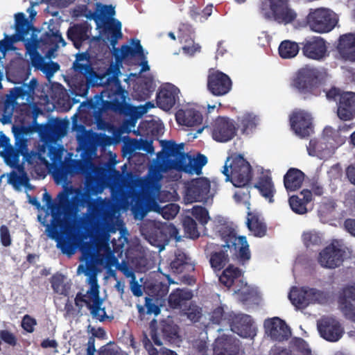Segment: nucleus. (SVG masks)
Here are the masks:
<instances>
[{
  "label": "nucleus",
  "mask_w": 355,
  "mask_h": 355,
  "mask_svg": "<svg viewBox=\"0 0 355 355\" xmlns=\"http://www.w3.org/2000/svg\"><path fill=\"white\" fill-rule=\"evenodd\" d=\"M81 15H84L88 19L94 20L96 28H101L100 16L98 15V12L96 10L94 12H92L91 10L88 9L87 6L84 5L81 9Z\"/></svg>",
  "instance_id": "0e129e2a"
},
{
  "label": "nucleus",
  "mask_w": 355,
  "mask_h": 355,
  "mask_svg": "<svg viewBox=\"0 0 355 355\" xmlns=\"http://www.w3.org/2000/svg\"><path fill=\"white\" fill-rule=\"evenodd\" d=\"M15 33L10 36L5 35L12 47V44L17 42L25 41L30 31L33 28V25L23 12L15 14Z\"/></svg>",
  "instance_id": "393cba45"
},
{
  "label": "nucleus",
  "mask_w": 355,
  "mask_h": 355,
  "mask_svg": "<svg viewBox=\"0 0 355 355\" xmlns=\"http://www.w3.org/2000/svg\"><path fill=\"white\" fill-rule=\"evenodd\" d=\"M257 118L254 115L246 113L241 117H238L237 129L240 128L241 133L248 135L257 127Z\"/></svg>",
  "instance_id": "a18cd8bd"
},
{
  "label": "nucleus",
  "mask_w": 355,
  "mask_h": 355,
  "mask_svg": "<svg viewBox=\"0 0 355 355\" xmlns=\"http://www.w3.org/2000/svg\"><path fill=\"white\" fill-rule=\"evenodd\" d=\"M291 129L299 137L307 138L313 132L311 114L304 110H295L289 116Z\"/></svg>",
  "instance_id": "f8f14e48"
},
{
  "label": "nucleus",
  "mask_w": 355,
  "mask_h": 355,
  "mask_svg": "<svg viewBox=\"0 0 355 355\" xmlns=\"http://www.w3.org/2000/svg\"><path fill=\"white\" fill-rule=\"evenodd\" d=\"M279 56L284 59H290L295 57L300 50L297 43L290 40H284L279 46Z\"/></svg>",
  "instance_id": "de8ad7c7"
},
{
  "label": "nucleus",
  "mask_w": 355,
  "mask_h": 355,
  "mask_svg": "<svg viewBox=\"0 0 355 355\" xmlns=\"http://www.w3.org/2000/svg\"><path fill=\"white\" fill-rule=\"evenodd\" d=\"M163 150L168 157L173 159H168L167 165L170 169H175L178 171H182L183 166L187 161H188L187 153H184V144H177L172 140L161 141Z\"/></svg>",
  "instance_id": "4468645a"
},
{
  "label": "nucleus",
  "mask_w": 355,
  "mask_h": 355,
  "mask_svg": "<svg viewBox=\"0 0 355 355\" xmlns=\"http://www.w3.org/2000/svg\"><path fill=\"white\" fill-rule=\"evenodd\" d=\"M181 311L182 315H186L188 319L193 322L199 321L202 316L201 309L192 302Z\"/></svg>",
  "instance_id": "864d4df0"
},
{
  "label": "nucleus",
  "mask_w": 355,
  "mask_h": 355,
  "mask_svg": "<svg viewBox=\"0 0 355 355\" xmlns=\"http://www.w3.org/2000/svg\"><path fill=\"white\" fill-rule=\"evenodd\" d=\"M161 208L162 207H160L155 197L151 196L146 197L144 203L139 207L141 218L145 217L147 213L151 211L159 214Z\"/></svg>",
  "instance_id": "8fccbe9b"
},
{
  "label": "nucleus",
  "mask_w": 355,
  "mask_h": 355,
  "mask_svg": "<svg viewBox=\"0 0 355 355\" xmlns=\"http://www.w3.org/2000/svg\"><path fill=\"white\" fill-rule=\"evenodd\" d=\"M320 84V71L317 68L306 65L295 73L291 85L306 98L315 94Z\"/></svg>",
  "instance_id": "0eeeda50"
},
{
  "label": "nucleus",
  "mask_w": 355,
  "mask_h": 355,
  "mask_svg": "<svg viewBox=\"0 0 355 355\" xmlns=\"http://www.w3.org/2000/svg\"><path fill=\"white\" fill-rule=\"evenodd\" d=\"M345 254V250L336 246L333 242L319 253L318 260L324 268H335L343 263Z\"/></svg>",
  "instance_id": "6ab92c4d"
},
{
  "label": "nucleus",
  "mask_w": 355,
  "mask_h": 355,
  "mask_svg": "<svg viewBox=\"0 0 355 355\" xmlns=\"http://www.w3.org/2000/svg\"><path fill=\"white\" fill-rule=\"evenodd\" d=\"M223 168V173L226 180L230 181L236 187H244L252 180V166L241 155L228 157Z\"/></svg>",
  "instance_id": "7ed1b4c3"
},
{
  "label": "nucleus",
  "mask_w": 355,
  "mask_h": 355,
  "mask_svg": "<svg viewBox=\"0 0 355 355\" xmlns=\"http://www.w3.org/2000/svg\"><path fill=\"white\" fill-rule=\"evenodd\" d=\"M88 27L86 23L76 24L69 28L67 37L76 49H79L83 42L88 39Z\"/></svg>",
  "instance_id": "f704fd0d"
},
{
  "label": "nucleus",
  "mask_w": 355,
  "mask_h": 355,
  "mask_svg": "<svg viewBox=\"0 0 355 355\" xmlns=\"http://www.w3.org/2000/svg\"><path fill=\"white\" fill-rule=\"evenodd\" d=\"M248 216L246 223L249 230L253 232L255 236H265L267 230L266 224L257 215L249 213Z\"/></svg>",
  "instance_id": "37998d69"
},
{
  "label": "nucleus",
  "mask_w": 355,
  "mask_h": 355,
  "mask_svg": "<svg viewBox=\"0 0 355 355\" xmlns=\"http://www.w3.org/2000/svg\"><path fill=\"white\" fill-rule=\"evenodd\" d=\"M36 117L37 114H34L33 126L14 125L12 127V132L15 136V139L24 138V137L25 135H27L33 131H35V124H37L36 123Z\"/></svg>",
  "instance_id": "052dcab7"
},
{
  "label": "nucleus",
  "mask_w": 355,
  "mask_h": 355,
  "mask_svg": "<svg viewBox=\"0 0 355 355\" xmlns=\"http://www.w3.org/2000/svg\"><path fill=\"white\" fill-rule=\"evenodd\" d=\"M305 178V174L297 168H290L284 176V185L288 192L300 189Z\"/></svg>",
  "instance_id": "2f4dec72"
},
{
  "label": "nucleus",
  "mask_w": 355,
  "mask_h": 355,
  "mask_svg": "<svg viewBox=\"0 0 355 355\" xmlns=\"http://www.w3.org/2000/svg\"><path fill=\"white\" fill-rule=\"evenodd\" d=\"M83 168L84 164L81 159L65 158L64 161L55 166L53 175L57 182H66L68 178L80 173Z\"/></svg>",
  "instance_id": "dca6fc26"
},
{
  "label": "nucleus",
  "mask_w": 355,
  "mask_h": 355,
  "mask_svg": "<svg viewBox=\"0 0 355 355\" xmlns=\"http://www.w3.org/2000/svg\"><path fill=\"white\" fill-rule=\"evenodd\" d=\"M134 90L138 99L146 101L150 98L155 90L154 82L150 78H146L137 83Z\"/></svg>",
  "instance_id": "79ce46f5"
},
{
  "label": "nucleus",
  "mask_w": 355,
  "mask_h": 355,
  "mask_svg": "<svg viewBox=\"0 0 355 355\" xmlns=\"http://www.w3.org/2000/svg\"><path fill=\"white\" fill-rule=\"evenodd\" d=\"M337 116L342 121H351L355 118V92H343L338 99Z\"/></svg>",
  "instance_id": "4be33fe9"
},
{
  "label": "nucleus",
  "mask_w": 355,
  "mask_h": 355,
  "mask_svg": "<svg viewBox=\"0 0 355 355\" xmlns=\"http://www.w3.org/2000/svg\"><path fill=\"white\" fill-rule=\"evenodd\" d=\"M76 58V60L73 63V69L75 72L83 75L87 81H90L97 76L90 63V56L88 53H78Z\"/></svg>",
  "instance_id": "7c9ffc66"
},
{
  "label": "nucleus",
  "mask_w": 355,
  "mask_h": 355,
  "mask_svg": "<svg viewBox=\"0 0 355 355\" xmlns=\"http://www.w3.org/2000/svg\"><path fill=\"white\" fill-rule=\"evenodd\" d=\"M218 233L221 239L225 243L223 248H228L240 262L245 263L251 258V253L246 237L244 236H236L235 230L228 226L220 228Z\"/></svg>",
  "instance_id": "423d86ee"
},
{
  "label": "nucleus",
  "mask_w": 355,
  "mask_h": 355,
  "mask_svg": "<svg viewBox=\"0 0 355 355\" xmlns=\"http://www.w3.org/2000/svg\"><path fill=\"white\" fill-rule=\"evenodd\" d=\"M254 187L257 189L260 194L266 199H268L270 202H273L275 189L270 174L261 172Z\"/></svg>",
  "instance_id": "72a5a7b5"
},
{
  "label": "nucleus",
  "mask_w": 355,
  "mask_h": 355,
  "mask_svg": "<svg viewBox=\"0 0 355 355\" xmlns=\"http://www.w3.org/2000/svg\"><path fill=\"white\" fill-rule=\"evenodd\" d=\"M68 122L58 119H51L45 124H35L41 139L45 141H56L63 138L67 132Z\"/></svg>",
  "instance_id": "9b49d317"
},
{
  "label": "nucleus",
  "mask_w": 355,
  "mask_h": 355,
  "mask_svg": "<svg viewBox=\"0 0 355 355\" xmlns=\"http://www.w3.org/2000/svg\"><path fill=\"white\" fill-rule=\"evenodd\" d=\"M210 181L205 178H198L188 183L185 198L189 202H201L207 199L210 191Z\"/></svg>",
  "instance_id": "a211bd4d"
},
{
  "label": "nucleus",
  "mask_w": 355,
  "mask_h": 355,
  "mask_svg": "<svg viewBox=\"0 0 355 355\" xmlns=\"http://www.w3.org/2000/svg\"><path fill=\"white\" fill-rule=\"evenodd\" d=\"M88 211V221L96 232H104L111 227L112 217L105 200L98 198L90 201Z\"/></svg>",
  "instance_id": "1a4fd4ad"
},
{
  "label": "nucleus",
  "mask_w": 355,
  "mask_h": 355,
  "mask_svg": "<svg viewBox=\"0 0 355 355\" xmlns=\"http://www.w3.org/2000/svg\"><path fill=\"white\" fill-rule=\"evenodd\" d=\"M142 232L150 244L164 248L177 233V230L172 224L153 220L145 224Z\"/></svg>",
  "instance_id": "6e6552de"
},
{
  "label": "nucleus",
  "mask_w": 355,
  "mask_h": 355,
  "mask_svg": "<svg viewBox=\"0 0 355 355\" xmlns=\"http://www.w3.org/2000/svg\"><path fill=\"white\" fill-rule=\"evenodd\" d=\"M306 288L309 298H311L310 304H324L327 301V295L324 291L308 286H306Z\"/></svg>",
  "instance_id": "6e6d98bb"
},
{
  "label": "nucleus",
  "mask_w": 355,
  "mask_h": 355,
  "mask_svg": "<svg viewBox=\"0 0 355 355\" xmlns=\"http://www.w3.org/2000/svg\"><path fill=\"white\" fill-rule=\"evenodd\" d=\"M337 49L345 60L355 62V33L341 35L338 39Z\"/></svg>",
  "instance_id": "c756f323"
},
{
  "label": "nucleus",
  "mask_w": 355,
  "mask_h": 355,
  "mask_svg": "<svg viewBox=\"0 0 355 355\" xmlns=\"http://www.w3.org/2000/svg\"><path fill=\"white\" fill-rule=\"evenodd\" d=\"M25 48L26 53L30 55L31 64L33 67L37 69H40L43 67L44 58L37 51L36 43L32 42L28 40H26L25 43Z\"/></svg>",
  "instance_id": "49530a36"
},
{
  "label": "nucleus",
  "mask_w": 355,
  "mask_h": 355,
  "mask_svg": "<svg viewBox=\"0 0 355 355\" xmlns=\"http://www.w3.org/2000/svg\"><path fill=\"white\" fill-rule=\"evenodd\" d=\"M237 132L234 120L227 116H218L212 124V138L214 140L225 143L232 140Z\"/></svg>",
  "instance_id": "ddd939ff"
},
{
  "label": "nucleus",
  "mask_w": 355,
  "mask_h": 355,
  "mask_svg": "<svg viewBox=\"0 0 355 355\" xmlns=\"http://www.w3.org/2000/svg\"><path fill=\"white\" fill-rule=\"evenodd\" d=\"M13 110V103L9 101H6L3 107V117L1 119V122L3 124L9 123L11 122Z\"/></svg>",
  "instance_id": "69168bd1"
},
{
  "label": "nucleus",
  "mask_w": 355,
  "mask_h": 355,
  "mask_svg": "<svg viewBox=\"0 0 355 355\" xmlns=\"http://www.w3.org/2000/svg\"><path fill=\"white\" fill-rule=\"evenodd\" d=\"M180 89L171 83L161 85L157 92V106L164 111L170 110L179 101Z\"/></svg>",
  "instance_id": "aec40b11"
},
{
  "label": "nucleus",
  "mask_w": 355,
  "mask_h": 355,
  "mask_svg": "<svg viewBox=\"0 0 355 355\" xmlns=\"http://www.w3.org/2000/svg\"><path fill=\"white\" fill-rule=\"evenodd\" d=\"M229 255L227 250L213 252L210 254L209 263L215 272L220 271L229 262Z\"/></svg>",
  "instance_id": "c03bdc74"
},
{
  "label": "nucleus",
  "mask_w": 355,
  "mask_h": 355,
  "mask_svg": "<svg viewBox=\"0 0 355 355\" xmlns=\"http://www.w3.org/2000/svg\"><path fill=\"white\" fill-rule=\"evenodd\" d=\"M264 325L269 336L274 340L282 342L288 340L291 336L289 327L277 317L266 320Z\"/></svg>",
  "instance_id": "b1692460"
},
{
  "label": "nucleus",
  "mask_w": 355,
  "mask_h": 355,
  "mask_svg": "<svg viewBox=\"0 0 355 355\" xmlns=\"http://www.w3.org/2000/svg\"><path fill=\"white\" fill-rule=\"evenodd\" d=\"M303 55L311 60H320L327 54L326 41L321 37L313 36L300 43Z\"/></svg>",
  "instance_id": "f3484780"
},
{
  "label": "nucleus",
  "mask_w": 355,
  "mask_h": 355,
  "mask_svg": "<svg viewBox=\"0 0 355 355\" xmlns=\"http://www.w3.org/2000/svg\"><path fill=\"white\" fill-rule=\"evenodd\" d=\"M96 10L100 16L101 28L103 26L113 24L115 21L113 17L115 15V8L112 5H104L100 2L96 3Z\"/></svg>",
  "instance_id": "a19ab883"
},
{
  "label": "nucleus",
  "mask_w": 355,
  "mask_h": 355,
  "mask_svg": "<svg viewBox=\"0 0 355 355\" xmlns=\"http://www.w3.org/2000/svg\"><path fill=\"white\" fill-rule=\"evenodd\" d=\"M98 355H125L112 345H105L100 348Z\"/></svg>",
  "instance_id": "774afa93"
},
{
  "label": "nucleus",
  "mask_w": 355,
  "mask_h": 355,
  "mask_svg": "<svg viewBox=\"0 0 355 355\" xmlns=\"http://www.w3.org/2000/svg\"><path fill=\"white\" fill-rule=\"evenodd\" d=\"M303 242L306 247L319 245L321 244V238L318 233L306 232L302 235Z\"/></svg>",
  "instance_id": "e2e57ef3"
},
{
  "label": "nucleus",
  "mask_w": 355,
  "mask_h": 355,
  "mask_svg": "<svg viewBox=\"0 0 355 355\" xmlns=\"http://www.w3.org/2000/svg\"><path fill=\"white\" fill-rule=\"evenodd\" d=\"M64 276L62 274H55L51 278V287L55 293L67 295V291L64 286Z\"/></svg>",
  "instance_id": "13d9d810"
},
{
  "label": "nucleus",
  "mask_w": 355,
  "mask_h": 355,
  "mask_svg": "<svg viewBox=\"0 0 355 355\" xmlns=\"http://www.w3.org/2000/svg\"><path fill=\"white\" fill-rule=\"evenodd\" d=\"M89 288L86 293L78 292L74 298L75 305L81 310L84 306L89 310L93 318H98L99 311H102L105 314V308L101 307L103 299L100 297L99 285L97 277L95 275H92L88 278Z\"/></svg>",
  "instance_id": "39448f33"
},
{
  "label": "nucleus",
  "mask_w": 355,
  "mask_h": 355,
  "mask_svg": "<svg viewBox=\"0 0 355 355\" xmlns=\"http://www.w3.org/2000/svg\"><path fill=\"white\" fill-rule=\"evenodd\" d=\"M189 258L182 252L175 253V259L171 262V268L175 273H182L189 264Z\"/></svg>",
  "instance_id": "3c124183"
},
{
  "label": "nucleus",
  "mask_w": 355,
  "mask_h": 355,
  "mask_svg": "<svg viewBox=\"0 0 355 355\" xmlns=\"http://www.w3.org/2000/svg\"><path fill=\"white\" fill-rule=\"evenodd\" d=\"M180 211V206L175 203H168L162 207L159 214L164 219L171 220L174 218Z\"/></svg>",
  "instance_id": "680f3d73"
},
{
  "label": "nucleus",
  "mask_w": 355,
  "mask_h": 355,
  "mask_svg": "<svg viewBox=\"0 0 355 355\" xmlns=\"http://www.w3.org/2000/svg\"><path fill=\"white\" fill-rule=\"evenodd\" d=\"M291 209L297 214H304L307 212L306 205L297 196H292L288 200Z\"/></svg>",
  "instance_id": "4d7b16f0"
},
{
  "label": "nucleus",
  "mask_w": 355,
  "mask_h": 355,
  "mask_svg": "<svg viewBox=\"0 0 355 355\" xmlns=\"http://www.w3.org/2000/svg\"><path fill=\"white\" fill-rule=\"evenodd\" d=\"M102 31L106 34H110V38L107 37V39L110 40V44L113 47L114 50L115 46L116 45L118 40L121 39L123 36L121 33V22L116 21V24H108L103 26V28H102Z\"/></svg>",
  "instance_id": "09e8293b"
},
{
  "label": "nucleus",
  "mask_w": 355,
  "mask_h": 355,
  "mask_svg": "<svg viewBox=\"0 0 355 355\" xmlns=\"http://www.w3.org/2000/svg\"><path fill=\"white\" fill-rule=\"evenodd\" d=\"M261 12L269 21L287 25L295 21L297 15L289 0H267L261 2Z\"/></svg>",
  "instance_id": "20e7f679"
},
{
  "label": "nucleus",
  "mask_w": 355,
  "mask_h": 355,
  "mask_svg": "<svg viewBox=\"0 0 355 355\" xmlns=\"http://www.w3.org/2000/svg\"><path fill=\"white\" fill-rule=\"evenodd\" d=\"M231 330L243 338L253 337L255 335L251 317L245 314L235 315L230 323Z\"/></svg>",
  "instance_id": "bb28decb"
},
{
  "label": "nucleus",
  "mask_w": 355,
  "mask_h": 355,
  "mask_svg": "<svg viewBox=\"0 0 355 355\" xmlns=\"http://www.w3.org/2000/svg\"><path fill=\"white\" fill-rule=\"evenodd\" d=\"M69 192L64 190L58 196V202H55L53 218L51 225H46L48 236L57 242V247L62 253L71 256L73 254L78 246L77 238L75 235L66 233L64 231L69 227V223L64 216L71 214L73 206L69 198Z\"/></svg>",
  "instance_id": "f257e3e1"
},
{
  "label": "nucleus",
  "mask_w": 355,
  "mask_h": 355,
  "mask_svg": "<svg viewBox=\"0 0 355 355\" xmlns=\"http://www.w3.org/2000/svg\"><path fill=\"white\" fill-rule=\"evenodd\" d=\"M232 82L226 73L219 71H209L207 76V89L216 96L228 94L232 89Z\"/></svg>",
  "instance_id": "2eb2a0df"
},
{
  "label": "nucleus",
  "mask_w": 355,
  "mask_h": 355,
  "mask_svg": "<svg viewBox=\"0 0 355 355\" xmlns=\"http://www.w3.org/2000/svg\"><path fill=\"white\" fill-rule=\"evenodd\" d=\"M40 42L49 48L46 53L48 57H51V55L58 50L59 48V44H61L62 46L66 45V42L61 33L59 31L53 32L52 29L49 31L45 32L42 35L40 39Z\"/></svg>",
  "instance_id": "473e14b6"
},
{
  "label": "nucleus",
  "mask_w": 355,
  "mask_h": 355,
  "mask_svg": "<svg viewBox=\"0 0 355 355\" xmlns=\"http://www.w3.org/2000/svg\"><path fill=\"white\" fill-rule=\"evenodd\" d=\"M183 226L185 233L187 234L190 238L196 239L200 236L196 220L191 216H186L184 218Z\"/></svg>",
  "instance_id": "5fc2aeb1"
},
{
  "label": "nucleus",
  "mask_w": 355,
  "mask_h": 355,
  "mask_svg": "<svg viewBox=\"0 0 355 355\" xmlns=\"http://www.w3.org/2000/svg\"><path fill=\"white\" fill-rule=\"evenodd\" d=\"M288 297L292 304L297 309H305L310 304L311 298H309L306 286L300 288H293Z\"/></svg>",
  "instance_id": "4c0bfd02"
},
{
  "label": "nucleus",
  "mask_w": 355,
  "mask_h": 355,
  "mask_svg": "<svg viewBox=\"0 0 355 355\" xmlns=\"http://www.w3.org/2000/svg\"><path fill=\"white\" fill-rule=\"evenodd\" d=\"M159 329L164 340L173 343L179 338V327L171 319L167 318L160 322Z\"/></svg>",
  "instance_id": "c9c22d12"
},
{
  "label": "nucleus",
  "mask_w": 355,
  "mask_h": 355,
  "mask_svg": "<svg viewBox=\"0 0 355 355\" xmlns=\"http://www.w3.org/2000/svg\"><path fill=\"white\" fill-rule=\"evenodd\" d=\"M338 303L346 318L355 322V286L344 288L338 297Z\"/></svg>",
  "instance_id": "5701e85b"
},
{
  "label": "nucleus",
  "mask_w": 355,
  "mask_h": 355,
  "mask_svg": "<svg viewBox=\"0 0 355 355\" xmlns=\"http://www.w3.org/2000/svg\"><path fill=\"white\" fill-rule=\"evenodd\" d=\"M242 275L243 272L240 268L230 264L219 276V281L225 286L230 288Z\"/></svg>",
  "instance_id": "58836bf2"
},
{
  "label": "nucleus",
  "mask_w": 355,
  "mask_h": 355,
  "mask_svg": "<svg viewBox=\"0 0 355 355\" xmlns=\"http://www.w3.org/2000/svg\"><path fill=\"white\" fill-rule=\"evenodd\" d=\"M191 214L202 225L207 224L210 219L207 209L202 206H194Z\"/></svg>",
  "instance_id": "bf43d9fd"
},
{
  "label": "nucleus",
  "mask_w": 355,
  "mask_h": 355,
  "mask_svg": "<svg viewBox=\"0 0 355 355\" xmlns=\"http://www.w3.org/2000/svg\"><path fill=\"white\" fill-rule=\"evenodd\" d=\"M239 340L229 336L218 337L214 345V355H239Z\"/></svg>",
  "instance_id": "a878e982"
},
{
  "label": "nucleus",
  "mask_w": 355,
  "mask_h": 355,
  "mask_svg": "<svg viewBox=\"0 0 355 355\" xmlns=\"http://www.w3.org/2000/svg\"><path fill=\"white\" fill-rule=\"evenodd\" d=\"M307 24L311 31L324 33L331 31L336 25L334 13L327 8H318L307 16Z\"/></svg>",
  "instance_id": "9d476101"
},
{
  "label": "nucleus",
  "mask_w": 355,
  "mask_h": 355,
  "mask_svg": "<svg viewBox=\"0 0 355 355\" xmlns=\"http://www.w3.org/2000/svg\"><path fill=\"white\" fill-rule=\"evenodd\" d=\"M193 297V291L187 288H175L168 297V306L171 309L182 311L191 302Z\"/></svg>",
  "instance_id": "cd10ccee"
},
{
  "label": "nucleus",
  "mask_w": 355,
  "mask_h": 355,
  "mask_svg": "<svg viewBox=\"0 0 355 355\" xmlns=\"http://www.w3.org/2000/svg\"><path fill=\"white\" fill-rule=\"evenodd\" d=\"M180 114H178L177 116V121L178 123L186 126L193 127L202 123L203 117L202 114L193 108H188L184 111L182 121H180Z\"/></svg>",
  "instance_id": "ea45409f"
},
{
  "label": "nucleus",
  "mask_w": 355,
  "mask_h": 355,
  "mask_svg": "<svg viewBox=\"0 0 355 355\" xmlns=\"http://www.w3.org/2000/svg\"><path fill=\"white\" fill-rule=\"evenodd\" d=\"M105 82L104 89L100 94H96L94 99L88 101V105L94 112L96 119L109 110L116 113L124 114L128 111L130 105L126 103L127 91L121 86L116 75L105 76L101 78Z\"/></svg>",
  "instance_id": "f03ea898"
},
{
  "label": "nucleus",
  "mask_w": 355,
  "mask_h": 355,
  "mask_svg": "<svg viewBox=\"0 0 355 355\" xmlns=\"http://www.w3.org/2000/svg\"><path fill=\"white\" fill-rule=\"evenodd\" d=\"M207 163V158L202 154L199 153L196 158H193L191 155H189L188 161L185 162L181 172L188 174L196 173L197 175H200L202 167Z\"/></svg>",
  "instance_id": "e433bc0d"
},
{
  "label": "nucleus",
  "mask_w": 355,
  "mask_h": 355,
  "mask_svg": "<svg viewBox=\"0 0 355 355\" xmlns=\"http://www.w3.org/2000/svg\"><path fill=\"white\" fill-rule=\"evenodd\" d=\"M129 46L123 44L120 49H114V57L116 62L122 61L128 58L138 57L139 59H144V51L140 40L136 38L131 39Z\"/></svg>",
  "instance_id": "c85d7f7f"
},
{
  "label": "nucleus",
  "mask_w": 355,
  "mask_h": 355,
  "mask_svg": "<svg viewBox=\"0 0 355 355\" xmlns=\"http://www.w3.org/2000/svg\"><path fill=\"white\" fill-rule=\"evenodd\" d=\"M20 155H21L12 146H8L2 154L5 162L10 167H20L19 165Z\"/></svg>",
  "instance_id": "603ef678"
},
{
  "label": "nucleus",
  "mask_w": 355,
  "mask_h": 355,
  "mask_svg": "<svg viewBox=\"0 0 355 355\" xmlns=\"http://www.w3.org/2000/svg\"><path fill=\"white\" fill-rule=\"evenodd\" d=\"M294 345L301 355H311V350L308 343L302 338H297L295 340Z\"/></svg>",
  "instance_id": "338daca9"
},
{
  "label": "nucleus",
  "mask_w": 355,
  "mask_h": 355,
  "mask_svg": "<svg viewBox=\"0 0 355 355\" xmlns=\"http://www.w3.org/2000/svg\"><path fill=\"white\" fill-rule=\"evenodd\" d=\"M317 325L321 336L328 341H338L343 336V329L340 322L334 318H323L318 321Z\"/></svg>",
  "instance_id": "412c9836"
}]
</instances>
